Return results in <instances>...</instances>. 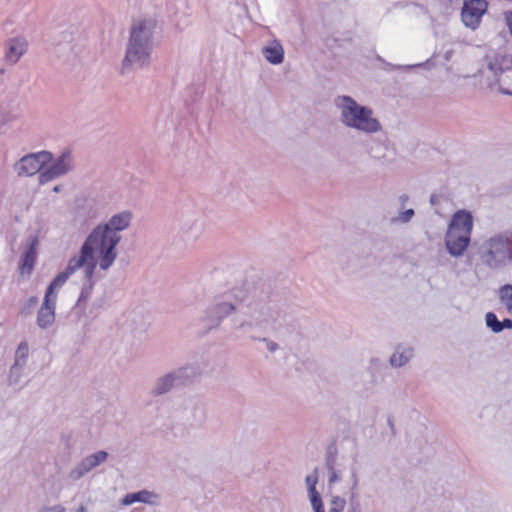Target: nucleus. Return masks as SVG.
Segmentation results:
<instances>
[{
	"mask_svg": "<svg viewBox=\"0 0 512 512\" xmlns=\"http://www.w3.org/2000/svg\"><path fill=\"white\" fill-rule=\"evenodd\" d=\"M243 303L246 304L240 310V315L233 318L236 329L252 330L275 321L274 311L267 303L255 298L248 299L246 294L237 288L216 299L208 307L204 321L210 328H216L223 320L238 312Z\"/></svg>",
	"mask_w": 512,
	"mask_h": 512,
	"instance_id": "obj_1",
	"label": "nucleus"
},
{
	"mask_svg": "<svg viewBox=\"0 0 512 512\" xmlns=\"http://www.w3.org/2000/svg\"><path fill=\"white\" fill-rule=\"evenodd\" d=\"M119 242L94 227L86 236L74 259L81 267H89L104 273L115 264Z\"/></svg>",
	"mask_w": 512,
	"mask_h": 512,
	"instance_id": "obj_2",
	"label": "nucleus"
},
{
	"mask_svg": "<svg viewBox=\"0 0 512 512\" xmlns=\"http://www.w3.org/2000/svg\"><path fill=\"white\" fill-rule=\"evenodd\" d=\"M154 28L155 23L151 19L134 22L122 61L121 72L123 74L134 68H143L149 65L153 51Z\"/></svg>",
	"mask_w": 512,
	"mask_h": 512,
	"instance_id": "obj_3",
	"label": "nucleus"
},
{
	"mask_svg": "<svg viewBox=\"0 0 512 512\" xmlns=\"http://www.w3.org/2000/svg\"><path fill=\"white\" fill-rule=\"evenodd\" d=\"M335 108L341 124L363 134H375L382 130L380 121L372 108L359 104L348 95H339L334 99Z\"/></svg>",
	"mask_w": 512,
	"mask_h": 512,
	"instance_id": "obj_4",
	"label": "nucleus"
},
{
	"mask_svg": "<svg viewBox=\"0 0 512 512\" xmlns=\"http://www.w3.org/2000/svg\"><path fill=\"white\" fill-rule=\"evenodd\" d=\"M474 218L471 212L461 209L450 218L444 237L445 248L450 256L462 257L471 242Z\"/></svg>",
	"mask_w": 512,
	"mask_h": 512,
	"instance_id": "obj_5",
	"label": "nucleus"
},
{
	"mask_svg": "<svg viewBox=\"0 0 512 512\" xmlns=\"http://www.w3.org/2000/svg\"><path fill=\"white\" fill-rule=\"evenodd\" d=\"M511 246L508 236L495 235L481 246V259L490 268H499L511 260Z\"/></svg>",
	"mask_w": 512,
	"mask_h": 512,
	"instance_id": "obj_6",
	"label": "nucleus"
},
{
	"mask_svg": "<svg viewBox=\"0 0 512 512\" xmlns=\"http://www.w3.org/2000/svg\"><path fill=\"white\" fill-rule=\"evenodd\" d=\"M50 164L38 176L39 184H46L56 178L65 176L75 168L74 157L70 151H64L57 157L52 156Z\"/></svg>",
	"mask_w": 512,
	"mask_h": 512,
	"instance_id": "obj_7",
	"label": "nucleus"
},
{
	"mask_svg": "<svg viewBox=\"0 0 512 512\" xmlns=\"http://www.w3.org/2000/svg\"><path fill=\"white\" fill-rule=\"evenodd\" d=\"M132 220L133 213L130 210H122L113 214L106 222H101L95 227L120 243L122 239L121 232L131 226Z\"/></svg>",
	"mask_w": 512,
	"mask_h": 512,
	"instance_id": "obj_8",
	"label": "nucleus"
},
{
	"mask_svg": "<svg viewBox=\"0 0 512 512\" xmlns=\"http://www.w3.org/2000/svg\"><path fill=\"white\" fill-rule=\"evenodd\" d=\"M52 160L48 151H40L23 156L15 165L19 176H33L41 173L43 168Z\"/></svg>",
	"mask_w": 512,
	"mask_h": 512,
	"instance_id": "obj_9",
	"label": "nucleus"
},
{
	"mask_svg": "<svg viewBox=\"0 0 512 512\" xmlns=\"http://www.w3.org/2000/svg\"><path fill=\"white\" fill-rule=\"evenodd\" d=\"M39 239L36 235H30L23 245L19 259V274L21 277L29 278L34 270L37 260Z\"/></svg>",
	"mask_w": 512,
	"mask_h": 512,
	"instance_id": "obj_10",
	"label": "nucleus"
},
{
	"mask_svg": "<svg viewBox=\"0 0 512 512\" xmlns=\"http://www.w3.org/2000/svg\"><path fill=\"white\" fill-rule=\"evenodd\" d=\"M487 8L486 0H464L461 10L462 22L466 27L475 30L480 25Z\"/></svg>",
	"mask_w": 512,
	"mask_h": 512,
	"instance_id": "obj_11",
	"label": "nucleus"
},
{
	"mask_svg": "<svg viewBox=\"0 0 512 512\" xmlns=\"http://www.w3.org/2000/svg\"><path fill=\"white\" fill-rule=\"evenodd\" d=\"M187 371V368L182 367L158 377L152 389L153 395H164L171 391L175 386L185 384L187 380Z\"/></svg>",
	"mask_w": 512,
	"mask_h": 512,
	"instance_id": "obj_12",
	"label": "nucleus"
},
{
	"mask_svg": "<svg viewBox=\"0 0 512 512\" xmlns=\"http://www.w3.org/2000/svg\"><path fill=\"white\" fill-rule=\"evenodd\" d=\"M79 269H81V266L74 259V257H71L65 269L59 272L49 283L44 295L58 301L59 291L70 279V277L74 275L75 272L78 271Z\"/></svg>",
	"mask_w": 512,
	"mask_h": 512,
	"instance_id": "obj_13",
	"label": "nucleus"
},
{
	"mask_svg": "<svg viewBox=\"0 0 512 512\" xmlns=\"http://www.w3.org/2000/svg\"><path fill=\"white\" fill-rule=\"evenodd\" d=\"M108 458L106 451H97L85 457L68 474V478L77 481L89 473L91 470L104 463Z\"/></svg>",
	"mask_w": 512,
	"mask_h": 512,
	"instance_id": "obj_14",
	"label": "nucleus"
},
{
	"mask_svg": "<svg viewBox=\"0 0 512 512\" xmlns=\"http://www.w3.org/2000/svg\"><path fill=\"white\" fill-rule=\"evenodd\" d=\"M56 305L57 300L44 295L36 315V325L39 329L47 330L53 327L56 321Z\"/></svg>",
	"mask_w": 512,
	"mask_h": 512,
	"instance_id": "obj_15",
	"label": "nucleus"
},
{
	"mask_svg": "<svg viewBox=\"0 0 512 512\" xmlns=\"http://www.w3.org/2000/svg\"><path fill=\"white\" fill-rule=\"evenodd\" d=\"M410 197L408 194L403 193L399 195L394 202L397 212L390 214L389 223L391 225H404L412 221L415 216V210L412 207H407Z\"/></svg>",
	"mask_w": 512,
	"mask_h": 512,
	"instance_id": "obj_16",
	"label": "nucleus"
},
{
	"mask_svg": "<svg viewBox=\"0 0 512 512\" xmlns=\"http://www.w3.org/2000/svg\"><path fill=\"white\" fill-rule=\"evenodd\" d=\"M28 40L24 36H15L6 41L5 59L10 64H16L28 50Z\"/></svg>",
	"mask_w": 512,
	"mask_h": 512,
	"instance_id": "obj_17",
	"label": "nucleus"
},
{
	"mask_svg": "<svg viewBox=\"0 0 512 512\" xmlns=\"http://www.w3.org/2000/svg\"><path fill=\"white\" fill-rule=\"evenodd\" d=\"M83 269V281L80 287V294L77 299V305L81 306L85 304L92 295L95 284L100 278L99 273L101 271L89 268L81 267Z\"/></svg>",
	"mask_w": 512,
	"mask_h": 512,
	"instance_id": "obj_18",
	"label": "nucleus"
},
{
	"mask_svg": "<svg viewBox=\"0 0 512 512\" xmlns=\"http://www.w3.org/2000/svg\"><path fill=\"white\" fill-rule=\"evenodd\" d=\"M318 480L319 476L317 469H315L305 477L307 495L314 512H325L321 495L316 488Z\"/></svg>",
	"mask_w": 512,
	"mask_h": 512,
	"instance_id": "obj_19",
	"label": "nucleus"
},
{
	"mask_svg": "<svg viewBox=\"0 0 512 512\" xmlns=\"http://www.w3.org/2000/svg\"><path fill=\"white\" fill-rule=\"evenodd\" d=\"M120 502L123 506H130L134 503H144L153 506L158 504L159 495L153 491L144 489L133 493H127L121 498Z\"/></svg>",
	"mask_w": 512,
	"mask_h": 512,
	"instance_id": "obj_20",
	"label": "nucleus"
},
{
	"mask_svg": "<svg viewBox=\"0 0 512 512\" xmlns=\"http://www.w3.org/2000/svg\"><path fill=\"white\" fill-rule=\"evenodd\" d=\"M263 57L272 65H279L284 61V48L279 40L268 41L261 49Z\"/></svg>",
	"mask_w": 512,
	"mask_h": 512,
	"instance_id": "obj_21",
	"label": "nucleus"
},
{
	"mask_svg": "<svg viewBox=\"0 0 512 512\" xmlns=\"http://www.w3.org/2000/svg\"><path fill=\"white\" fill-rule=\"evenodd\" d=\"M414 356L413 347L400 344L396 347L395 351L389 359V363L394 368H400L405 366Z\"/></svg>",
	"mask_w": 512,
	"mask_h": 512,
	"instance_id": "obj_22",
	"label": "nucleus"
},
{
	"mask_svg": "<svg viewBox=\"0 0 512 512\" xmlns=\"http://www.w3.org/2000/svg\"><path fill=\"white\" fill-rule=\"evenodd\" d=\"M328 469V485L334 487L344 479V470L342 467L337 465L335 462L327 463Z\"/></svg>",
	"mask_w": 512,
	"mask_h": 512,
	"instance_id": "obj_23",
	"label": "nucleus"
},
{
	"mask_svg": "<svg viewBox=\"0 0 512 512\" xmlns=\"http://www.w3.org/2000/svg\"><path fill=\"white\" fill-rule=\"evenodd\" d=\"M499 300L506 311L512 315V284H505L499 288Z\"/></svg>",
	"mask_w": 512,
	"mask_h": 512,
	"instance_id": "obj_24",
	"label": "nucleus"
},
{
	"mask_svg": "<svg viewBox=\"0 0 512 512\" xmlns=\"http://www.w3.org/2000/svg\"><path fill=\"white\" fill-rule=\"evenodd\" d=\"M347 489L350 493L351 499L354 498L357 495L358 487H359V475L358 471L355 467H352L350 469V474L347 480Z\"/></svg>",
	"mask_w": 512,
	"mask_h": 512,
	"instance_id": "obj_25",
	"label": "nucleus"
},
{
	"mask_svg": "<svg viewBox=\"0 0 512 512\" xmlns=\"http://www.w3.org/2000/svg\"><path fill=\"white\" fill-rule=\"evenodd\" d=\"M28 355H29L28 343L26 341H22L19 343V345L15 351L14 362L25 366Z\"/></svg>",
	"mask_w": 512,
	"mask_h": 512,
	"instance_id": "obj_26",
	"label": "nucleus"
},
{
	"mask_svg": "<svg viewBox=\"0 0 512 512\" xmlns=\"http://www.w3.org/2000/svg\"><path fill=\"white\" fill-rule=\"evenodd\" d=\"M485 322L487 327L494 333L502 332L501 321L498 320L496 314L488 312L485 315Z\"/></svg>",
	"mask_w": 512,
	"mask_h": 512,
	"instance_id": "obj_27",
	"label": "nucleus"
},
{
	"mask_svg": "<svg viewBox=\"0 0 512 512\" xmlns=\"http://www.w3.org/2000/svg\"><path fill=\"white\" fill-rule=\"evenodd\" d=\"M346 506L345 498L335 495L329 501L328 512H343Z\"/></svg>",
	"mask_w": 512,
	"mask_h": 512,
	"instance_id": "obj_28",
	"label": "nucleus"
},
{
	"mask_svg": "<svg viewBox=\"0 0 512 512\" xmlns=\"http://www.w3.org/2000/svg\"><path fill=\"white\" fill-rule=\"evenodd\" d=\"M24 367V365L14 362L9 372V382L11 384H18L20 382Z\"/></svg>",
	"mask_w": 512,
	"mask_h": 512,
	"instance_id": "obj_29",
	"label": "nucleus"
},
{
	"mask_svg": "<svg viewBox=\"0 0 512 512\" xmlns=\"http://www.w3.org/2000/svg\"><path fill=\"white\" fill-rule=\"evenodd\" d=\"M180 229L184 233H191L194 230L198 231V221L196 219L192 220L191 223L183 221L180 225Z\"/></svg>",
	"mask_w": 512,
	"mask_h": 512,
	"instance_id": "obj_30",
	"label": "nucleus"
},
{
	"mask_svg": "<svg viewBox=\"0 0 512 512\" xmlns=\"http://www.w3.org/2000/svg\"><path fill=\"white\" fill-rule=\"evenodd\" d=\"M38 512H66V508L62 505L44 506Z\"/></svg>",
	"mask_w": 512,
	"mask_h": 512,
	"instance_id": "obj_31",
	"label": "nucleus"
},
{
	"mask_svg": "<svg viewBox=\"0 0 512 512\" xmlns=\"http://www.w3.org/2000/svg\"><path fill=\"white\" fill-rule=\"evenodd\" d=\"M194 417L196 418L197 422H202L205 418V411L203 407L197 406L194 407Z\"/></svg>",
	"mask_w": 512,
	"mask_h": 512,
	"instance_id": "obj_32",
	"label": "nucleus"
},
{
	"mask_svg": "<svg viewBox=\"0 0 512 512\" xmlns=\"http://www.w3.org/2000/svg\"><path fill=\"white\" fill-rule=\"evenodd\" d=\"M263 341L266 343V348L270 351V352H275L276 350H278V344L274 341H270L266 338H263Z\"/></svg>",
	"mask_w": 512,
	"mask_h": 512,
	"instance_id": "obj_33",
	"label": "nucleus"
},
{
	"mask_svg": "<svg viewBox=\"0 0 512 512\" xmlns=\"http://www.w3.org/2000/svg\"><path fill=\"white\" fill-rule=\"evenodd\" d=\"M505 21L509 28V31L512 33V12L511 11L505 12Z\"/></svg>",
	"mask_w": 512,
	"mask_h": 512,
	"instance_id": "obj_34",
	"label": "nucleus"
},
{
	"mask_svg": "<svg viewBox=\"0 0 512 512\" xmlns=\"http://www.w3.org/2000/svg\"><path fill=\"white\" fill-rule=\"evenodd\" d=\"M501 327H502V331L504 329H512V320L504 319L503 321H501Z\"/></svg>",
	"mask_w": 512,
	"mask_h": 512,
	"instance_id": "obj_35",
	"label": "nucleus"
},
{
	"mask_svg": "<svg viewBox=\"0 0 512 512\" xmlns=\"http://www.w3.org/2000/svg\"><path fill=\"white\" fill-rule=\"evenodd\" d=\"M38 302V298L36 296H31L28 300H27V306L32 308L34 307Z\"/></svg>",
	"mask_w": 512,
	"mask_h": 512,
	"instance_id": "obj_36",
	"label": "nucleus"
},
{
	"mask_svg": "<svg viewBox=\"0 0 512 512\" xmlns=\"http://www.w3.org/2000/svg\"><path fill=\"white\" fill-rule=\"evenodd\" d=\"M347 512H360V509L358 506H351V507H349Z\"/></svg>",
	"mask_w": 512,
	"mask_h": 512,
	"instance_id": "obj_37",
	"label": "nucleus"
},
{
	"mask_svg": "<svg viewBox=\"0 0 512 512\" xmlns=\"http://www.w3.org/2000/svg\"><path fill=\"white\" fill-rule=\"evenodd\" d=\"M62 190V187L60 185H56L54 188H53V191L55 193H59L60 191Z\"/></svg>",
	"mask_w": 512,
	"mask_h": 512,
	"instance_id": "obj_38",
	"label": "nucleus"
},
{
	"mask_svg": "<svg viewBox=\"0 0 512 512\" xmlns=\"http://www.w3.org/2000/svg\"><path fill=\"white\" fill-rule=\"evenodd\" d=\"M501 92H502V93H504V94H509V95H510V94H512V93H511V92H509L508 90H502Z\"/></svg>",
	"mask_w": 512,
	"mask_h": 512,
	"instance_id": "obj_39",
	"label": "nucleus"
},
{
	"mask_svg": "<svg viewBox=\"0 0 512 512\" xmlns=\"http://www.w3.org/2000/svg\"><path fill=\"white\" fill-rule=\"evenodd\" d=\"M77 512H85V508L84 507H80Z\"/></svg>",
	"mask_w": 512,
	"mask_h": 512,
	"instance_id": "obj_40",
	"label": "nucleus"
}]
</instances>
